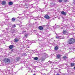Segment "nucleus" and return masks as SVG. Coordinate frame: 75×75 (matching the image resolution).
I'll return each instance as SVG.
<instances>
[{
    "label": "nucleus",
    "mask_w": 75,
    "mask_h": 75,
    "mask_svg": "<svg viewBox=\"0 0 75 75\" xmlns=\"http://www.w3.org/2000/svg\"><path fill=\"white\" fill-rule=\"evenodd\" d=\"M63 34H66L67 33V30H64L63 32Z\"/></svg>",
    "instance_id": "nucleus-18"
},
{
    "label": "nucleus",
    "mask_w": 75,
    "mask_h": 75,
    "mask_svg": "<svg viewBox=\"0 0 75 75\" xmlns=\"http://www.w3.org/2000/svg\"><path fill=\"white\" fill-rule=\"evenodd\" d=\"M19 14V15H21V14H20H20Z\"/></svg>",
    "instance_id": "nucleus-45"
},
{
    "label": "nucleus",
    "mask_w": 75,
    "mask_h": 75,
    "mask_svg": "<svg viewBox=\"0 0 75 75\" xmlns=\"http://www.w3.org/2000/svg\"><path fill=\"white\" fill-rule=\"evenodd\" d=\"M75 40L74 38H70L67 42L68 44H72L75 42Z\"/></svg>",
    "instance_id": "nucleus-1"
},
{
    "label": "nucleus",
    "mask_w": 75,
    "mask_h": 75,
    "mask_svg": "<svg viewBox=\"0 0 75 75\" xmlns=\"http://www.w3.org/2000/svg\"><path fill=\"white\" fill-rule=\"evenodd\" d=\"M25 37H27V35H25Z\"/></svg>",
    "instance_id": "nucleus-34"
},
{
    "label": "nucleus",
    "mask_w": 75,
    "mask_h": 75,
    "mask_svg": "<svg viewBox=\"0 0 75 75\" xmlns=\"http://www.w3.org/2000/svg\"><path fill=\"white\" fill-rule=\"evenodd\" d=\"M12 33H14V32H12Z\"/></svg>",
    "instance_id": "nucleus-43"
},
{
    "label": "nucleus",
    "mask_w": 75,
    "mask_h": 75,
    "mask_svg": "<svg viewBox=\"0 0 75 75\" xmlns=\"http://www.w3.org/2000/svg\"><path fill=\"white\" fill-rule=\"evenodd\" d=\"M57 75H59V74L57 73Z\"/></svg>",
    "instance_id": "nucleus-33"
},
{
    "label": "nucleus",
    "mask_w": 75,
    "mask_h": 75,
    "mask_svg": "<svg viewBox=\"0 0 75 75\" xmlns=\"http://www.w3.org/2000/svg\"><path fill=\"white\" fill-rule=\"evenodd\" d=\"M22 5V7H25V8H30V5L29 4H23Z\"/></svg>",
    "instance_id": "nucleus-3"
},
{
    "label": "nucleus",
    "mask_w": 75,
    "mask_h": 75,
    "mask_svg": "<svg viewBox=\"0 0 75 75\" xmlns=\"http://www.w3.org/2000/svg\"><path fill=\"white\" fill-rule=\"evenodd\" d=\"M54 50L55 51H57L58 50V47L57 46H56L54 47Z\"/></svg>",
    "instance_id": "nucleus-17"
},
{
    "label": "nucleus",
    "mask_w": 75,
    "mask_h": 75,
    "mask_svg": "<svg viewBox=\"0 0 75 75\" xmlns=\"http://www.w3.org/2000/svg\"><path fill=\"white\" fill-rule=\"evenodd\" d=\"M68 58L67 57H63V59H66V58Z\"/></svg>",
    "instance_id": "nucleus-23"
},
{
    "label": "nucleus",
    "mask_w": 75,
    "mask_h": 75,
    "mask_svg": "<svg viewBox=\"0 0 75 75\" xmlns=\"http://www.w3.org/2000/svg\"><path fill=\"white\" fill-rule=\"evenodd\" d=\"M2 5H5L6 4V1H3L2 2Z\"/></svg>",
    "instance_id": "nucleus-14"
},
{
    "label": "nucleus",
    "mask_w": 75,
    "mask_h": 75,
    "mask_svg": "<svg viewBox=\"0 0 75 75\" xmlns=\"http://www.w3.org/2000/svg\"><path fill=\"white\" fill-rule=\"evenodd\" d=\"M33 42V41H29V42Z\"/></svg>",
    "instance_id": "nucleus-32"
},
{
    "label": "nucleus",
    "mask_w": 75,
    "mask_h": 75,
    "mask_svg": "<svg viewBox=\"0 0 75 75\" xmlns=\"http://www.w3.org/2000/svg\"><path fill=\"white\" fill-rule=\"evenodd\" d=\"M5 19H6V20H8V16H7V15H6V17H5Z\"/></svg>",
    "instance_id": "nucleus-21"
},
{
    "label": "nucleus",
    "mask_w": 75,
    "mask_h": 75,
    "mask_svg": "<svg viewBox=\"0 0 75 75\" xmlns=\"http://www.w3.org/2000/svg\"><path fill=\"white\" fill-rule=\"evenodd\" d=\"M64 57H67V56H64Z\"/></svg>",
    "instance_id": "nucleus-42"
},
{
    "label": "nucleus",
    "mask_w": 75,
    "mask_h": 75,
    "mask_svg": "<svg viewBox=\"0 0 75 75\" xmlns=\"http://www.w3.org/2000/svg\"><path fill=\"white\" fill-rule=\"evenodd\" d=\"M17 18H19V17H18Z\"/></svg>",
    "instance_id": "nucleus-41"
},
{
    "label": "nucleus",
    "mask_w": 75,
    "mask_h": 75,
    "mask_svg": "<svg viewBox=\"0 0 75 75\" xmlns=\"http://www.w3.org/2000/svg\"><path fill=\"white\" fill-rule=\"evenodd\" d=\"M73 3L74 4H75V0H74Z\"/></svg>",
    "instance_id": "nucleus-27"
},
{
    "label": "nucleus",
    "mask_w": 75,
    "mask_h": 75,
    "mask_svg": "<svg viewBox=\"0 0 75 75\" xmlns=\"http://www.w3.org/2000/svg\"><path fill=\"white\" fill-rule=\"evenodd\" d=\"M6 30H8V28H6Z\"/></svg>",
    "instance_id": "nucleus-36"
},
{
    "label": "nucleus",
    "mask_w": 75,
    "mask_h": 75,
    "mask_svg": "<svg viewBox=\"0 0 75 75\" xmlns=\"http://www.w3.org/2000/svg\"><path fill=\"white\" fill-rule=\"evenodd\" d=\"M27 55V54L26 53H24L23 54V56H26Z\"/></svg>",
    "instance_id": "nucleus-25"
},
{
    "label": "nucleus",
    "mask_w": 75,
    "mask_h": 75,
    "mask_svg": "<svg viewBox=\"0 0 75 75\" xmlns=\"http://www.w3.org/2000/svg\"><path fill=\"white\" fill-rule=\"evenodd\" d=\"M4 62L5 64H9L10 63V59L8 58H4Z\"/></svg>",
    "instance_id": "nucleus-2"
},
{
    "label": "nucleus",
    "mask_w": 75,
    "mask_h": 75,
    "mask_svg": "<svg viewBox=\"0 0 75 75\" xmlns=\"http://www.w3.org/2000/svg\"><path fill=\"white\" fill-rule=\"evenodd\" d=\"M68 37H69L67 36V38H68Z\"/></svg>",
    "instance_id": "nucleus-39"
},
{
    "label": "nucleus",
    "mask_w": 75,
    "mask_h": 75,
    "mask_svg": "<svg viewBox=\"0 0 75 75\" xmlns=\"http://www.w3.org/2000/svg\"><path fill=\"white\" fill-rule=\"evenodd\" d=\"M64 2H67V1H68L67 0H64Z\"/></svg>",
    "instance_id": "nucleus-28"
},
{
    "label": "nucleus",
    "mask_w": 75,
    "mask_h": 75,
    "mask_svg": "<svg viewBox=\"0 0 75 75\" xmlns=\"http://www.w3.org/2000/svg\"><path fill=\"white\" fill-rule=\"evenodd\" d=\"M74 69H75V66L74 67Z\"/></svg>",
    "instance_id": "nucleus-38"
},
{
    "label": "nucleus",
    "mask_w": 75,
    "mask_h": 75,
    "mask_svg": "<svg viewBox=\"0 0 75 75\" xmlns=\"http://www.w3.org/2000/svg\"><path fill=\"white\" fill-rule=\"evenodd\" d=\"M16 20V18H13L11 19V21L13 22L15 21Z\"/></svg>",
    "instance_id": "nucleus-16"
},
{
    "label": "nucleus",
    "mask_w": 75,
    "mask_h": 75,
    "mask_svg": "<svg viewBox=\"0 0 75 75\" xmlns=\"http://www.w3.org/2000/svg\"><path fill=\"white\" fill-rule=\"evenodd\" d=\"M24 1H25V0H24Z\"/></svg>",
    "instance_id": "nucleus-44"
},
{
    "label": "nucleus",
    "mask_w": 75,
    "mask_h": 75,
    "mask_svg": "<svg viewBox=\"0 0 75 75\" xmlns=\"http://www.w3.org/2000/svg\"><path fill=\"white\" fill-rule=\"evenodd\" d=\"M46 57H47L48 56V55L47 54L46 56H45Z\"/></svg>",
    "instance_id": "nucleus-37"
},
{
    "label": "nucleus",
    "mask_w": 75,
    "mask_h": 75,
    "mask_svg": "<svg viewBox=\"0 0 75 75\" xmlns=\"http://www.w3.org/2000/svg\"><path fill=\"white\" fill-rule=\"evenodd\" d=\"M20 58L19 57H16V61H20Z\"/></svg>",
    "instance_id": "nucleus-15"
},
{
    "label": "nucleus",
    "mask_w": 75,
    "mask_h": 75,
    "mask_svg": "<svg viewBox=\"0 0 75 75\" xmlns=\"http://www.w3.org/2000/svg\"><path fill=\"white\" fill-rule=\"evenodd\" d=\"M44 17L45 18H46L47 19H49L50 18V16L47 15L44 16Z\"/></svg>",
    "instance_id": "nucleus-9"
},
{
    "label": "nucleus",
    "mask_w": 75,
    "mask_h": 75,
    "mask_svg": "<svg viewBox=\"0 0 75 75\" xmlns=\"http://www.w3.org/2000/svg\"><path fill=\"white\" fill-rule=\"evenodd\" d=\"M19 41V39H18L15 38L14 40V42H17Z\"/></svg>",
    "instance_id": "nucleus-10"
},
{
    "label": "nucleus",
    "mask_w": 75,
    "mask_h": 75,
    "mask_svg": "<svg viewBox=\"0 0 75 75\" xmlns=\"http://www.w3.org/2000/svg\"><path fill=\"white\" fill-rule=\"evenodd\" d=\"M62 55H61V54H59L57 55V57H61Z\"/></svg>",
    "instance_id": "nucleus-24"
},
{
    "label": "nucleus",
    "mask_w": 75,
    "mask_h": 75,
    "mask_svg": "<svg viewBox=\"0 0 75 75\" xmlns=\"http://www.w3.org/2000/svg\"><path fill=\"white\" fill-rule=\"evenodd\" d=\"M25 32H26V31H23V34H24V33H25Z\"/></svg>",
    "instance_id": "nucleus-29"
},
{
    "label": "nucleus",
    "mask_w": 75,
    "mask_h": 75,
    "mask_svg": "<svg viewBox=\"0 0 75 75\" xmlns=\"http://www.w3.org/2000/svg\"><path fill=\"white\" fill-rule=\"evenodd\" d=\"M8 4L9 6H11V5H13V3L12 2L10 1L8 3Z\"/></svg>",
    "instance_id": "nucleus-12"
},
{
    "label": "nucleus",
    "mask_w": 75,
    "mask_h": 75,
    "mask_svg": "<svg viewBox=\"0 0 75 75\" xmlns=\"http://www.w3.org/2000/svg\"><path fill=\"white\" fill-rule=\"evenodd\" d=\"M34 59L35 61H36L37 60H38V58L37 57H35L34 58Z\"/></svg>",
    "instance_id": "nucleus-19"
},
{
    "label": "nucleus",
    "mask_w": 75,
    "mask_h": 75,
    "mask_svg": "<svg viewBox=\"0 0 75 75\" xmlns=\"http://www.w3.org/2000/svg\"><path fill=\"white\" fill-rule=\"evenodd\" d=\"M54 6V4L53 3H51L50 4V6L52 7V6Z\"/></svg>",
    "instance_id": "nucleus-22"
},
{
    "label": "nucleus",
    "mask_w": 75,
    "mask_h": 75,
    "mask_svg": "<svg viewBox=\"0 0 75 75\" xmlns=\"http://www.w3.org/2000/svg\"><path fill=\"white\" fill-rule=\"evenodd\" d=\"M5 41L6 40L4 38L2 40H0V42H1L3 44H4L5 43Z\"/></svg>",
    "instance_id": "nucleus-4"
},
{
    "label": "nucleus",
    "mask_w": 75,
    "mask_h": 75,
    "mask_svg": "<svg viewBox=\"0 0 75 75\" xmlns=\"http://www.w3.org/2000/svg\"><path fill=\"white\" fill-rule=\"evenodd\" d=\"M36 30H34V32H35V33H36Z\"/></svg>",
    "instance_id": "nucleus-30"
},
{
    "label": "nucleus",
    "mask_w": 75,
    "mask_h": 75,
    "mask_svg": "<svg viewBox=\"0 0 75 75\" xmlns=\"http://www.w3.org/2000/svg\"><path fill=\"white\" fill-rule=\"evenodd\" d=\"M56 38H57V39L58 38H60V39H64V38H64V37H62L60 36H57L56 37Z\"/></svg>",
    "instance_id": "nucleus-6"
},
{
    "label": "nucleus",
    "mask_w": 75,
    "mask_h": 75,
    "mask_svg": "<svg viewBox=\"0 0 75 75\" xmlns=\"http://www.w3.org/2000/svg\"><path fill=\"white\" fill-rule=\"evenodd\" d=\"M11 51L12 52H13V50H11Z\"/></svg>",
    "instance_id": "nucleus-35"
},
{
    "label": "nucleus",
    "mask_w": 75,
    "mask_h": 75,
    "mask_svg": "<svg viewBox=\"0 0 75 75\" xmlns=\"http://www.w3.org/2000/svg\"><path fill=\"white\" fill-rule=\"evenodd\" d=\"M61 14H62V15H64V16L67 15V13L64 11H62L61 12Z\"/></svg>",
    "instance_id": "nucleus-8"
},
{
    "label": "nucleus",
    "mask_w": 75,
    "mask_h": 75,
    "mask_svg": "<svg viewBox=\"0 0 75 75\" xmlns=\"http://www.w3.org/2000/svg\"><path fill=\"white\" fill-rule=\"evenodd\" d=\"M62 0H59L57 1L59 2V3H61L62 2Z\"/></svg>",
    "instance_id": "nucleus-20"
},
{
    "label": "nucleus",
    "mask_w": 75,
    "mask_h": 75,
    "mask_svg": "<svg viewBox=\"0 0 75 75\" xmlns=\"http://www.w3.org/2000/svg\"><path fill=\"white\" fill-rule=\"evenodd\" d=\"M35 55H38V54H35Z\"/></svg>",
    "instance_id": "nucleus-40"
},
{
    "label": "nucleus",
    "mask_w": 75,
    "mask_h": 75,
    "mask_svg": "<svg viewBox=\"0 0 75 75\" xmlns=\"http://www.w3.org/2000/svg\"><path fill=\"white\" fill-rule=\"evenodd\" d=\"M3 36V34H1L0 35V37H2Z\"/></svg>",
    "instance_id": "nucleus-26"
},
{
    "label": "nucleus",
    "mask_w": 75,
    "mask_h": 75,
    "mask_svg": "<svg viewBox=\"0 0 75 75\" xmlns=\"http://www.w3.org/2000/svg\"><path fill=\"white\" fill-rule=\"evenodd\" d=\"M75 66V63H72L71 64V67H73Z\"/></svg>",
    "instance_id": "nucleus-13"
},
{
    "label": "nucleus",
    "mask_w": 75,
    "mask_h": 75,
    "mask_svg": "<svg viewBox=\"0 0 75 75\" xmlns=\"http://www.w3.org/2000/svg\"><path fill=\"white\" fill-rule=\"evenodd\" d=\"M9 26L12 28H14V27H16V25H15V24H14L13 25H12V24H10L9 25Z\"/></svg>",
    "instance_id": "nucleus-5"
},
{
    "label": "nucleus",
    "mask_w": 75,
    "mask_h": 75,
    "mask_svg": "<svg viewBox=\"0 0 75 75\" xmlns=\"http://www.w3.org/2000/svg\"><path fill=\"white\" fill-rule=\"evenodd\" d=\"M9 49H12V48H14V45H10L9 46Z\"/></svg>",
    "instance_id": "nucleus-11"
},
{
    "label": "nucleus",
    "mask_w": 75,
    "mask_h": 75,
    "mask_svg": "<svg viewBox=\"0 0 75 75\" xmlns=\"http://www.w3.org/2000/svg\"><path fill=\"white\" fill-rule=\"evenodd\" d=\"M57 58H60V57H57Z\"/></svg>",
    "instance_id": "nucleus-31"
},
{
    "label": "nucleus",
    "mask_w": 75,
    "mask_h": 75,
    "mask_svg": "<svg viewBox=\"0 0 75 75\" xmlns=\"http://www.w3.org/2000/svg\"><path fill=\"white\" fill-rule=\"evenodd\" d=\"M38 28L39 30H42L44 28H43V27H42V26H39L38 27Z\"/></svg>",
    "instance_id": "nucleus-7"
}]
</instances>
